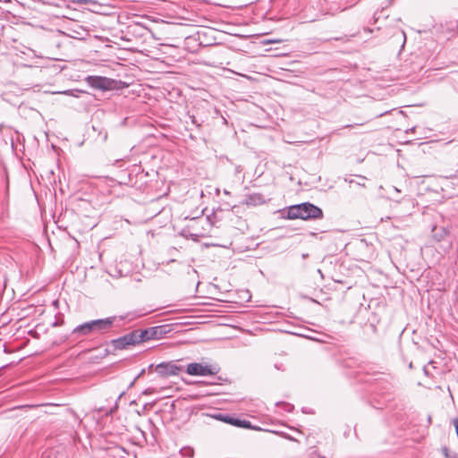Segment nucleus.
I'll return each mask as SVG.
<instances>
[{
    "label": "nucleus",
    "mask_w": 458,
    "mask_h": 458,
    "mask_svg": "<svg viewBox=\"0 0 458 458\" xmlns=\"http://www.w3.org/2000/svg\"><path fill=\"white\" fill-rule=\"evenodd\" d=\"M442 452L445 457H448V448L447 447H443Z\"/></svg>",
    "instance_id": "9b49d317"
},
{
    "label": "nucleus",
    "mask_w": 458,
    "mask_h": 458,
    "mask_svg": "<svg viewBox=\"0 0 458 458\" xmlns=\"http://www.w3.org/2000/svg\"><path fill=\"white\" fill-rule=\"evenodd\" d=\"M115 81L106 77L92 78L91 85L101 90H110L114 88Z\"/></svg>",
    "instance_id": "39448f33"
},
{
    "label": "nucleus",
    "mask_w": 458,
    "mask_h": 458,
    "mask_svg": "<svg viewBox=\"0 0 458 458\" xmlns=\"http://www.w3.org/2000/svg\"><path fill=\"white\" fill-rule=\"evenodd\" d=\"M135 332H136L139 343H142V342L148 341L149 339H152L154 337V335L156 334V328L150 327V328L144 329V330L138 329V330H135Z\"/></svg>",
    "instance_id": "1a4fd4ad"
},
{
    "label": "nucleus",
    "mask_w": 458,
    "mask_h": 458,
    "mask_svg": "<svg viewBox=\"0 0 458 458\" xmlns=\"http://www.w3.org/2000/svg\"><path fill=\"white\" fill-rule=\"evenodd\" d=\"M394 190L396 191V192H399V190L395 187H394Z\"/></svg>",
    "instance_id": "4468645a"
},
{
    "label": "nucleus",
    "mask_w": 458,
    "mask_h": 458,
    "mask_svg": "<svg viewBox=\"0 0 458 458\" xmlns=\"http://www.w3.org/2000/svg\"><path fill=\"white\" fill-rule=\"evenodd\" d=\"M72 334L78 337L95 335L93 326H92V321L85 322L81 325H79L72 330Z\"/></svg>",
    "instance_id": "423d86ee"
},
{
    "label": "nucleus",
    "mask_w": 458,
    "mask_h": 458,
    "mask_svg": "<svg viewBox=\"0 0 458 458\" xmlns=\"http://www.w3.org/2000/svg\"><path fill=\"white\" fill-rule=\"evenodd\" d=\"M289 219H320L323 217V211L320 208L310 203L304 202L291 206L287 210Z\"/></svg>",
    "instance_id": "f03ea898"
},
{
    "label": "nucleus",
    "mask_w": 458,
    "mask_h": 458,
    "mask_svg": "<svg viewBox=\"0 0 458 458\" xmlns=\"http://www.w3.org/2000/svg\"><path fill=\"white\" fill-rule=\"evenodd\" d=\"M182 360H175L167 362H161L155 366L157 372H218L221 368L216 362H210L207 359H201L200 362L182 364Z\"/></svg>",
    "instance_id": "f257e3e1"
},
{
    "label": "nucleus",
    "mask_w": 458,
    "mask_h": 458,
    "mask_svg": "<svg viewBox=\"0 0 458 458\" xmlns=\"http://www.w3.org/2000/svg\"><path fill=\"white\" fill-rule=\"evenodd\" d=\"M224 421H225L231 425L240 427V428H250L253 430H261V428L259 427L251 426L250 422L248 420H241L238 419H233V418L228 417V418L224 419Z\"/></svg>",
    "instance_id": "6e6552de"
},
{
    "label": "nucleus",
    "mask_w": 458,
    "mask_h": 458,
    "mask_svg": "<svg viewBox=\"0 0 458 458\" xmlns=\"http://www.w3.org/2000/svg\"><path fill=\"white\" fill-rule=\"evenodd\" d=\"M7 367H8L7 365H6V366H2V368H1V369H5V368H7Z\"/></svg>",
    "instance_id": "2eb2a0df"
},
{
    "label": "nucleus",
    "mask_w": 458,
    "mask_h": 458,
    "mask_svg": "<svg viewBox=\"0 0 458 458\" xmlns=\"http://www.w3.org/2000/svg\"><path fill=\"white\" fill-rule=\"evenodd\" d=\"M154 364H149L148 367V370H152V369L154 368Z\"/></svg>",
    "instance_id": "f8f14e48"
},
{
    "label": "nucleus",
    "mask_w": 458,
    "mask_h": 458,
    "mask_svg": "<svg viewBox=\"0 0 458 458\" xmlns=\"http://www.w3.org/2000/svg\"><path fill=\"white\" fill-rule=\"evenodd\" d=\"M145 371H146V369L143 368L140 372L145 373Z\"/></svg>",
    "instance_id": "ddd939ff"
},
{
    "label": "nucleus",
    "mask_w": 458,
    "mask_h": 458,
    "mask_svg": "<svg viewBox=\"0 0 458 458\" xmlns=\"http://www.w3.org/2000/svg\"><path fill=\"white\" fill-rule=\"evenodd\" d=\"M137 344L140 343L138 341L135 330L112 341V345L115 350L126 349L129 346L135 345Z\"/></svg>",
    "instance_id": "7ed1b4c3"
},
{
    "label": "nucleus",
    "mask_w": 458,
    "mask_h": 458,
    "mask_svg": "<svg viewBox=\"0 0 458 458\" xmlns=\"http://www.w3.org/2000/svg\"><path fill=\"white\" fill-rule=\"evenodd\" d=\"M71 2L73 4H90L92 1L91 0H71Z\"/></svg>",
    "instance_id": "9d476101"
},
{
    "label": "nucleus",
    "mask_w": 458,
    "mask_h": 458,
    "mask_svg": "<svg viewBox=\"0 0 458 458\" xmlns=\"http://www.w3.org/2000/svg\"><path fill=\"white\" fill-rule=\"evenodd\" d=\"M95 334H104L111 330L115 321V317L91 320Z\"/></svg>",
    "instance_id": "20e7f679"
},
{
    "label": "nucleus",
    "mask_w": 458,
    "mask_h": 458,
    "mask_svg": "<svg viewBox=\"0 0 458 458\" xmlns=\"http://www.w3.org/2000/svg\"><path fill=\"white\" fill-rule=\"evenodd\" d=\"M266 197L261 193H251L246 196L244 203L248 206H258L266 203Z\"/></svg>",
    "instance_id": "0eeeda50"
}]
</instances>
